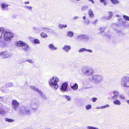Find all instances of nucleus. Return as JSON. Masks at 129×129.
Wrapping results in <instances>:
<instances>
[{
    "label": "nucleus",
    "mask_w": 129,
    "mask_h": 129,
    "mask_svg": "<svg viewBox=\"0 0 129 129\" xmlns=\"http://www.w3.org/2000/svg\"><path fill=\"white\" fill-rule=\"evenodd\" d=\"M0 98H2V99L3 98V97H0Z\"/></svg>",
    "instance_id": "nucleus-61"
},
{
    "label": "nucleus",
    "mask_w": 129,
    "mask_h": 129,
    "mask_svg": "<svg viewBox=\"0 0 129 129\" xmlns=\"http://www.w3.org/2000/svg\"><path fill=\"white\" fill-rule=\"evenodd\" d=\"M74 33L72 31H69L67 32V36L70 37H72L74 35Z\"/></svg>",
    "instance_id": "nucleus-18"
},
{
    "label": "nucleus",
    "mask_w": 129,
    "mask_h": 129,
    "mask_svg": "<svg viewBox=\"0 0 129 129\" xmlns=\"http://www.w3.org/2000/svg\"><path fill=\"white\" fill-rule=\"evenodd\" d=\"M59 81V79L58 77L54 76L51 77L48 80L49 85L52 88L56 89L58 87V83Z\"/></svg>",
    "instance_id": "nucleus-3"
},
{
    "label": "nucleus",
    "mask_w": 129,
    "mask_h": 129,
    "mask_svg": "<svg viewBox=\"0 0 129 129\" xmlns=\"http://www.w3.org/2000/svg\"><path fill=\"white\" fill-rule=\"evenodd\" d=\"M105 28L104 27H101L100 28V30L101 31L100 33H101L104 32V31Z\"/></svg>",
    "instance_id": "nucleus-38"
},
{
    "label": "nucleus",
    "mask_w": 129,
    "mask_h": 129,
    "mask_svg": "<svg viewBox=\"0 0 129 129\" xmlns=\"http://www.w3.org/2000/svg\"><path fill=\"white\" fill-rule=\"evenodd\" d=\"M34 42L35 44H39L40 43V41L37 39H35L34 40Z\"/></svg>",
    "instance_id": "nucleus-31"
},
{
    "label": "nucleus",
    "mask_w": 129,
    "mask_h": 129,
    "mask_svg": "<svg viewBox=\"0 0 129 129\" xmlns=\"http://www.w3.org/2000/svg\"><path fill=\"white\" fill-rule=\"evenodd\" d=\"M6 53L5 52H0V55H3L4 54Z\"/></svg>",
    "instance_id": "nucleus-50"
},
{
    "label": "nucleus",
    "mask_w": 129,
    "mask_h": 129,
    "mask_svg": "<svg viewBox=\"0 0 129 129\" xmlns=\"http://www.w3.org/2000/svg\"><path fill=\"white\" fill-rule=\"evenodd\" d=\"M87 129H98L97 128L93 127L90 126H87Z\"/></svg>",
    "instance_id": "nucleus-39"
},
{
    "label": "nucleus",
    "mask_w": 129,
    "mask_h": 129,
    "mask_svg": "<svg viewBox=\"0 0 129 129\" xmlns=\"http://www.w3.org/2000/svg\"><path fill=\"white\" fill-rule=\"evenodd\" d=\"M64 96L65 97L67 100L69 101L71 100V98L69 96L67 95H64Z\"/></svg>",
    "instance_id": "nucleus-37"
},
{
    "label": "nucleus",
    "mask_w": 129,
    "mask_h": 129,
    "mask_svg": "<svg viewBox=\"0 0 129 129\" xmlns=\"http://www.w3.org/2000/svg\"><path fill=\"white\" fill-rule=\"evenodd\" d=\"M38 106L35 103H29L26 107H22L19 109L18 111L19 113L22 114H27L31 113L29 109L31 108L33 111H36L38 109Z\"/></svg>",
    "instance_id": "nucleus-1"
},
{
    "label": "nucleus",
    "mask_w": 129,
    "mask_h": 129,
    "mask_svg": "<svg viewBox=\"0 0 129 129\" xmlns=\"http://www.w3.org/2000/svg\"><path fill=\"white\" fill-rule=\"evenodd\" d=\"M91 108V106L90 105H88L86 106V108L87 110H88Z\"/></svg>",
    "instance_id": "nucleus-41"
},
{
    "label": "nucleus",
    "mask_w": 129,
    "mask_h": 129,
    "mask_svg": "<svg viewBox=\"0 0 129 129\" xmlns=\"http://www.w3.org/2000/svg\"><path fill=\"white\" fill-rule=\"evenodd\" d=\"M48 28L46 27H42L41 28H39L37 29V31L40 32L42 30V31H47Z\"/></svg>",
    "instance_id": "nucleus-19"
},
{
    "label": "nucleus",
    "mask_w": 129,
    "mask_h": 129,
    "mask_svg": "<svg viewBox=\"0 0 129 129\" xmlns=\"http://www.w3.org/2000/svg\"><path fill=\"white\" fill-rule=\"evenodd\" d=\"M89 80L95 84H98L103 81V77L101 75L94 74L90 75L89 77Z\"/></svg>",
    "instance_id": "nucleus-2"
},
{
    "label": "nucleus",
    "mask_w": 129,
    "mask_h": 129,
    "mask_svg": "<svg viewBox=\"0 0 129 129\" xmlns=\"http://www.w3.org/2000/svg\"><path fill=\"white\" fill-rule=\"evenodd\" d=\"M48 47L49 49L52 51L56 50L57 49V48L52 44H49L48 45Z\"/></svg>",
    "instance_id": "nucleus-13"
},
{
    "label": "nucleus",
    "mask_w": 129,
    "mask_h": 129,
    "mask_svg": "<svg viewBox=\"0 0 129 129\" xmlns=\"http://www.w3.org/2000/svg\"><path fill=\"white\" fill-rule=\"evenodd\" d=\"M79 17L76 16H75L73 18V19L75 20L76 19H77L78 18H79Z\"/></svg>",
    "instance_id": "nucleus-51"
},
{
    "label": "nucleus",
    "mask_w": 129,
    "mask_h": 129,
    "mask_svg": "<svg viewBox=\"0 0 129 129\" xmlns=\"http://www.w3.org/2000/svg\"><path fill=\"white\" fill-rule=\"evenodd\" d=\"M76 39L80 42L84 43L89 42L92 40L90 38L88 35L85 34L78 35Z\"/></svg>",
    "instance_id": "nucleus-5"
},
{
    "label": "nucleus",
    "mask_w": 129,
    "mask_h": 129,
    "mask_svg": "<svg viewBox=\"0 0 129 129\" xmlns=\"http://www.w3.org/2000/svg\"><path fill=\"white\" fill-rule=\"evenodd\" d=\"M112 26L113 28V29H114V30H116V29H115L114 28V27L116 28H117L118 27L117 25L116 24H112Z\"/></svg>",
    "instance_id": "nucleus-40"
},
{
    "label": "nucleus",
    "mask_w": 129,
    "mask_h": 129,
    "mask_svg": "<svg viewBox=\"0 0 129 129\" xmlns=\"http://www.w3.org/2000/svg\"><path fill=\"white\" fill-rule=\"evenodd\" d=\"M97 100V99L96 98H94L92 99V101L93 102H95L96 100Z\"/></svg>",
    "instance_id": "nucleus-49"
},
{
    "label": "nucleus",
    "mask_w": 129,
    "mask_h": 129,
    "mask_svg": "<svg viewBox=\"0 0 129 129\" xmlns=\"http://www.w3.org/2000/svg\"><path fill=\"white\" fill-rule=\"evenodd\" d=\"M25 4H29V2H24Z\"/></svg>",
    "instance_id": "nucleus-53"
},
{
    "label": "nucleus",
    "mask_w": 129,
    "mask_h": 129,
    "mask_svg": "<svg viewBox=\"0 0 129 129\" xmlns=\"http://www.w3.org/2000/svg\"><path fill=\"white\" fill-rule=\"evenodd\" d=\"M12 105L13 108L15 110H17L19 107V103L15 100H13Z\"/></svg>",
    "instance_id": "nucleus-10"
},
{
    "label": "nucleus",
    "mask_w": 129,
    "mask_h": 129,
    "mask_svg": "<svg viewBox=\"0 0 129 129\" xmlns=\"http://www.w3.org/2000/svg\"><path fill=\"white\" fill-rule=\"evenodd\" d=\"M114 4H118L119 2L117 0H110Z\"/></svg>",
    "instance_id": "nucleus-34"
},
{
    "label": "nucleus",
    "mask_w": 129,
    "mask_h": 129,
    "mask_svg": "<svg viewBox=\"0 0 129 129\" xmlns=\"http://www.w3.org/2000/svg\"><path fill=\"white\" fill-rule=\"evenodd\" d=\"M9 6L8 4L5 3H2L1 4L2 8L3 10H6L5 8Z\"/></svg>",
    "instance_id": "nucleus-16"
},
{
    "label": "nucleus",
    "mask_w": 129,
    "mask_h": 129,
    "mask_svg": "<svg viewBox=\"0 0 129 129\" xmlns=\"http://www.w3.org/2000/svg\"><path fill=\"white\" fill-rule=\"evenodd\" d=\"M75 0L77 1H80V0Z\"/></svg>",
    "instance_id": "nucleus-59"
},
{
    "label": "nucleus",
    "mask_w": 129,
    "mask_h": 129,
    "mask_svg": "<svg viewBox=\"0 0 129 129\" xmlns=\"http://www.w3.org/2000/svg\"><path fill=\"white\" fill-rule=\"evenodd\" d=\"M118 95H113L111 97V99L113 100H117L118 99Z\"/></svg>",
    "instance_id": "nucleus-25"
},
{
    "label": "nucleus",
    "mask_w": 129,
    "mask_h": 129,
    "mask_svg": "<svg viewBox=\"0 0 129 129\" xmlns=\"http://www.w3.org/2000/svg\"><path fill=\"white\" fill-rule=\"evenodd\" d=\"M127 103H128V105H129V100H127Z\"/></svg>",
    "instance_id": "nucleus-58"
},
{
    "label": "nucleus",
    "mask_w": 129,
    "mask_h": 129,
    "mask_svg": "<svg viewBox=\"0 0 129 129\" xmlns=\"http://www.w3.org/2000/svg\"><path fill=\"white\" fill-rule=\"evenodd\" d=\"M5 120L6 121H8L9 122H12L14 121V120L13 119H9L7 118H6L5 119Z\"/></svg>",
    "instance_id": "nucleus-33"
},
{
    "label": "nucleus",
    "mask_w": 129,
    "mask_h": 129,
    "mask_svg": "<svg viewBox=\"0 0 129 129\" xmlns=\"http://www.w3.org/2000/svg\"><path fill=\"white\" fill-rule=\"evenodd\" d=\"M113 92L114 95H118L119 96V93L118 91L117 90H114L113 91Z\"/></svg>",
    "instance_id": "nucleus-29"
},
{
    "label": "nucleus",
    "mask_w": 129,
    "mask_h": 129,
    "mask_svg": "<svg viewBox=\"0 0 129 129\" xmlns=\"http://www.w3.org/2000/svg\"><path fill=\"white\" fill-rule=\"evenodd\" d=\"M116 16L117 17H120L121 16L120 15H116Z\"/></svg>",
    "instance_id": "nucleus-55"
},
{
    "label": "nucleus",
    "mask_w": 129,
    "mask_h": 129,
    "mask_svg": "<svg viewBox=\"0 0 129 129\" xmlns=\"http://www.w3.org/2000/svg\"><path fill=\"white\" fill-rule=\"evenodd\" d=\"M30 87L32 89L35 90V91H37L39 94L44 98L46 99L47 97L40 90L36 88L34 86H30Z\"/></svg>",
    "instance_id": "nucleus-9"
},
{
    "label": "nucleus",
    "mask_w": 129,
    "mask_h": 129,
    "mask_svg": "<svg viewBox=\"0 0 129 129\" xmlns=\"http://www.w3.org/2000/svg\"><path fill=\"white\" fill-rule=\"evenodd\" d=\"M88 8V6H85L82 7V10H86Z\"/></svg>",
    "instance_id": "nucleus-43"
},
{
    "label": "nucleus",
    "mask_w": 129,
    "mask_h": 129,
    "mask_svg": "<svg viewBox=\"0 0 129 129\" xmlns=\"http://www.w3.org/2000/svg\"><path fill=\"white\" fill-rule=\"evenodd\" d=\"M89 24V22H88L87 23V25H88V24Z\"/></svg>",
    "instance_id": "nucleus-60"
},
{
    "label": "nucleus",
    "mask_w": 129,
    "mask_h": 129,
    "mask_svg": "<svg viewBox=\"0 0 129 129\" xmlns=\"http://www.w3.org/2000/svg\"><path fill=\"white\" fill-rule=\"evenodd\" d=\"M3 36L5 40L9 41L13 37V35L12 33L5 29Z\"/></svg>",
    "instance_id": "nucleus-8"
},
{
    "label": "nucleus",
    "mask_w": 129,
    "mask_h": 129,
    "mask_svg": "<svg viewBox=\"0 0 129 129\" xmlns=\"http://www.w3.org/2000/svg\"><path fill=\"white\" fill-rule=\"evenodd\" d=\"M121 84L123 86L129 87V77L127 76L122 77L120 80Z\"/></svg>",
    "instance_id": "nucleus-7"
},
{
    "label": "nucleus",
    "mask_w": 129,
    "mask_h": 129,
    "mask_svg": "<svg viewBox=\"0 0 129 129\" xmlns=\"http://www.w3.org/2000/svg\"><path fill=\"white\" fill-rule=\"evenodd\" d=\"M6 111L2 108H0V114L2 115H4L6 113Z\"/></svg>",
    "instance_id": "nucleus-26"
},
{
    "label": "nucleus",
    "mask_w": 129,
    "mask_h": 129,
    "mask_svg": "<svg viewBox=\"0 0 129 129\" xmlns=\"http://www.w3.org/2000/svg\"><path fill=\"white\" fill-rule=\"evenodd\" d=\"M41 36L42 37L44 38L45 37H47V35L45 33L42 32L41 34Z\"/></svg>",
    "instance_id": "nucleus-27"
},
{
    "label": "nucleus",
    "mask_w": 129,
    "mask_h": 129,
    "mask_svg": "<svg viewBox=\"0 0 129 129\" xmlns=\"http://www.w3.org/2000/svg\"><path fill=\"white\" fill-rule=\"evenodd\" d=\"M122 20V18H120L118 20L119 21H121Z\"/></svg>",
    "instance_id": "nucleus-54"
},
{
    "label": "nucleus",
    "mask_w": 129,
    "mask_h": 129,
    "mask_svg": "<svg viewBox=\"0 0 129 129\" xmlns=\"http://www.w3.org/2000/svg\"><path fill=\"white\" fill-rule=\"evenodd\" d=\"M71 48V46L69 45H66L64 46L62 48V49L66 52H67L70 50Z\"/></svg>",
    "instance_id": "nucleus-12"
},
{
    "label": "nucleus",
    "mask_w": 129,
    "mask_h": 129,
    "mask_svg": "<svg viewBox=\"0 0 129 129\" xmlns=\"http://www.w3.org/2000/svg\"><path fill=\"white\" fill-rule=\"evenodd\" d=\"M3 87H1V90L3 92H7V91H6V90H4L3 89Z\"/></svg>",
    "instance_id": "nucleus-47"
},
{
    "label": "nucleus",
    "mask_w": 129,
    "mask_h": 129,
    "mask_svg": "<svg viewBox=\"0 0 129 129\" xmlns=\"http://www.w3.org/2000/svg\"><path fill=\"white\" fill-rule=\"evenodd\" d=\"M24 7L28 11H31L32 10L33 7L32 6H24Z\"/></svg>",
    "instance_id": "nucleus-21"
},
{
    "label": "nucleus",
    "mask_w": 129,
    "mask_h": 129,
    "mask_svg": "<svg viewBox=\"0 0 129 129\" xmlns=\"http://www.w3.org/2000/svg\"><path fill=\"white\" fill-rule=\"evenodd\" d=\"M109 15L108 16H104L103 18L104 19L109 20L111 18L112 16V12L111 11L109 12Z\"/></svg>",
    "instance_id": "nucleus-14"
},
{
    "label": "nucleus",
    "mask_w": 129,
    "mask_h": 129,
    "mask_svg": "<svg viewBox=\"0 0 129 129\" xmlns=\"http://www.w3.org/2000/svg\"><path fill=\"white\" fill-rule=\"evenodd\" d=\"M11 55L10 53H8L4 55V58H9L11 56Z\"/></svg>",
    "instance_id": "nucleus-30"
},
{
    "label": "nucleus",
    "mask_w": 129,
    "mask_h": 129,
    "mask_svg": "<svg viewBox=\"0 0 129 129\" xmlns=\"http://www.w3.org/2000/svg\"><path fill=\"white\" fill-rule=\"evenodd\" d=\"M81 71L83 74L85 75H91L94 72L93 69L88 66H83L81 68Z\"/></svg>",
    "instance_id": "nucleus-4"
},
{
    "label": "nucleus",
    "mask_w": 129,
    "mask_h": 129,
    "mask_svg": "<svg viewBox=\"0 0 129 129\" xmlns=\"http://www.w3.org/2000/svg\"><path fill=\"white\" fill-rule=\"evenodd\" d=\"M90 2H92V3L93 4H94V1H93V0L92 1H91Z\"/></svg>",
    "instance_id": "nucleus-57"
},
{
    "label": "nucleus",
    "mask_w": 129,
    "mask_h": 129,
    "mask_svg": "<svg viewBox=\"0 0 129 129\" xmlns=\"http://www.w3.org/2000/svg\"><path fill=\"white\" fill-rule=\"evenodd\" d=\"M13 84L12 82H9L7 84V87H11L13 86Z\"/></svg>",
    "instance_id": "nucleus-35"
},
{
    "label": "nucleus",
    "mask_w": 129,
    "mask_h": 129,
    "mask_svg": "<svg viewBox=\"0 0 129 129\" xmlns=\"http://www.w3.org/2000/svg\"><path fill=\"white\" fill-rule=\"evenodd\" d=\"M123 18L125 20L129 21V17L125 15L123 16Z\"/></svg>",
    "instance_id": "nucleus-36"
},
{
    "label": "nucleus",
    "mask_w": 129,
    "mask_h": 129,
    "mask_svg": "<svg viewBox=\"0 0 129 129\" xmlns=\"http://www.w3.org/2000/svg\"><path fill=\"white\" fill-rule=\"evenodd\" d=\"M71 88L72 89L76 90L78 89V85L77 83H76L72 86H70Z\"/></svg>",
    "instance_id": "nucleus-17"
},
{
    "label": "nucleus",
    "mask_w": 129,
    "mask_h": 129,
    "mask_svg": "<svg viewBox=\"0 0 129 129\" xmlns=\"http://www.w3.org/2000/svg\"><path fill=\"white\" fill-rule=\"evenodd\" d=\"M26 61L30 63H31L34 64V62L33 60L31 59H27V60H25L23 61V62H25Z\"/></svg>",
    "instance_id": "nucleus-24"
},
{
    "label": "nucleus",
    "mask_w": 129,
    "mask_h": 129,
    "mask_svg": "<svg viewBox=\"0 0 129 129\" xmlns=\"http://www.w3.org/2000/svg\"><path fill=\"white\" fill-rule=\"evenodd\" d=\"M119 97L122 99H124L125 98L124 96L122 95H119Z\"/></svg>",
    "instance_id": "nucleus-46"
},
{
    "label": "nucleus",
    "mask_w": 129,
    "mask_h": 129,
    "mask_svg": "<svg viewBox=\"0 0 129 129\" xmlns=\"http://www.w3.org/2000/svg\"><path fill=\"white\" fill-rule=\"evenodd\" d=\"M83 18L84 20L85 19H86L85 16H84V17H83Z\"/></svg>",
    "instance_id": "nucleus-56"
},
{
    "label": "nucleus",
    "mask_w": 129,
    "mask_h": 129,
    "mask_svg": "<svg viewBox=\"0 0 129 129\" xmlns=\"http://www.w3.org/2000/svg\"><path fill=\"white\" fill-rule=\"evenodd\" d=\"M86 51H87L90 53H92V51L90 49H86Z\"/></svg>",
    "instance_id": "nucleus-45"
},
{
    "label": "nucleus",
    "mask_w": 129,
    "mask_h": 129,
    "mask_svg": "<svg viewBox=\"0 0 129 129\" xmlns=\"http://www.w3.org/2000/svg\"><path fill=\"white\" fill-rule=\"evenodd\" d=\"M47 31L49 32H52V30L48 28Z\"/></svg>",
    "instance_id": "nucleus-48"
},
{
    "label": "nucleus",
    "mask_w": 129,
    "mask_h": 129,
    "mask_svg": "<svg viewBox=\"0 0 129 129\" xmlns=\"http://www.w3.org/2000/svg\"><path fill=\"white\" fill-rule=\"evenodd\" d=\"M67 26V25L66 24H59L58 25V27L59 28H63V27L66 28Z\"/></svg>",
    "instance_id": "nucleus-28"
},
{
    "label": "nucleus",
    "mask_w": 129,
    "mask_h": 129,
    "mask_svg": "<svg viewBox=\"0 0 129 129\" xmlns=\"http://www.w3.org/2000/svg\"><path fill=\"white\" fill-rule=\"evenodd\" d=\"M5 29L3 28H0V38H1L4 34Z\"/></svg>",
    "instance_id": "nucleus-15"
},
{
    "label": "nucleus",
    "mask_w": 129,
    "mask_h": 129,
    "mask_svg": "<svg viewBox=\"0 0 129 129\" xmlns=\"http://www.w3.org/2000/svg\"><path fill=\"white\" fill-rule=\"evenodd\" d=\"M98 20L96 19L95 20L93 21L92 22V23L93 24H96Z\"/></svg>",
    "instance_id": "nucleus-44"
},
{
    "label": "nucleus",
    "mask_w": 129,
    "mask_h": 129,
    "mask_svg": "<svg viewBox=\"0 0 129 129\" xmlns=\"http://www.w3.org/2000/svg\"><path fill=\"white\" fill-rule=\"evenodd\" d=\"M100 2L102 3H103L104 5H106L107 2L105 1V0H100Z\"/></svg>",
    "instance_id": "nucleus-42"
},
{
    "label": "nucleus",
    "mask_w": 129,
    "mask_h": 129,
    "mask_svg": "<svg viewBox=\"0 0 129 129\" xmlns=\"http://www.w3.org/2000/svg\"><path fill=\"white\" fill-rule=\"evenodd\" d=\"M33 28L34 30H35L37 29V28L36 27H33Z\"/></svg>",
    "instance_id": "nucleus-52"
},
{
    "label": "nucleus",
    "mask_w": 129,
    "mask_h": 129,
    "mask_svg": "<svg viewBox=\"0 0 129 129\" xmlns=\"http://www.w3.org/2000/svg\"><path fill=\"white\" fill-rule=\"evenodd\" d=\"M84 51H86V49L85 48H82L80 49L78 51V52L80 53Z\"/></svg>",
    "instance_id": "nucleus-32"
},
{
    "label": "nucleus",
    "mask_w": 129,
    "mask_h": 129,
    "mask_svg": "<svg viewBox=\"0 0 129 129\" xmlns=\"http://www.w3.org/2000/svg\"><path fill=\"white\" fill-rule=\"evenodd\" d=\"M113 103L115 105H121V104L119 100H115V101L113 102Z\"/></svg>",
    "instance_id": "nucleus-23"
},
{
    "label": "nucleus",
    "mask_w": 129,
    "mask_h": 129,
    "mask_svg": "<svg viewBox=\"0 0 129 129\" xmlns=\"http://www.w3.org/2000/svg\"><path fill=\"white\" fill-rule=\"evenodd\" d=\"M68 84L66 83H64L62 84L60 88V90L62 92H64L68 90Z\"/></svg>",
    "instance_id": "nucleus-11"
},
{
    "label": "nucleus",
    "mask_w": 129,
    "mask_h": 129,
    "mask_svg": "<svg viewBox=\"0 0 129 129\" xmlns=\"http://www.w3.org/2000/svg\"><path fill=\"white\" fill-rule=\"evenodd\" d=\"M16 46L22 47L24 51H27L29 48L28 45L26 43L21 41L17 42L15 43Z\"/></svg>",
    "instance_id": "nucleus-6"
},
{
    "label": "nucleus",
    "mask_w": 129,
    "mask_h": 129,
    "mask_svg": "<svg viewBox=\"0 0 129 129\" xmlns=\"http://www.w3.org/2000/svg\"><path fill=\"white\" fill-rule=\"evenodd\" d=\"M88 13L90 17H92L94 16L93 12L91 9H89V10Z\"/></svg>",
    "instance_id": "nucleus-22"
},
{
    "label": "nucleus",
    "mask_w": 129,
    "mask_h": 129,
    "mask_svg": "<svg viewBox=\"0 0 129 129\" xmlns=\"http://www.w3.org/2000/svg\"><path fill=\"white\" fill-rule=\"evenodd\" d=\"M110 106L108 104H107L105 105L104 106H102L100 107H98L96 108L97 109H104L106 108L109 107Z\"/></svg>",
    "instance_id": "nucleus-20"
}]
</instances>
